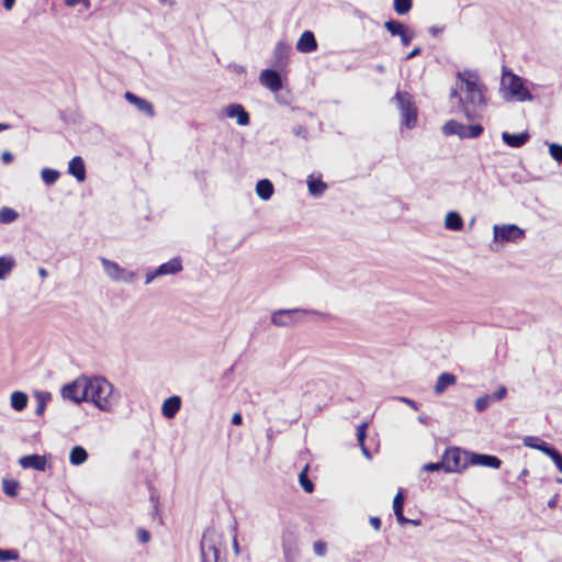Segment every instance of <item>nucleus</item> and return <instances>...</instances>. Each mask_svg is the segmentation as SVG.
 I'll list each match as a JSON object with an SVG mask.
<instances>
[{"label":"nucleus","instance_id":"obj_1","mask_svg":"<svg viewBox=\"0 0 562 562\" xmlns=\"http://www.w3.org/2000/svg\"><path fill=\"white\" fill-rule=\"evenodd\" d=\"M457 85L462 93L459 98V106L469 121H475L483 116L486 109L485 85L477 72L464 69L458 71Z\"/></svg>","mask_w":562,"mask_h":562},{"label":"nucleus","instance_id":"obj_2","mask_svg":"<svg viewBox=\"0 0 562 562\" xmlns=\"http://www.w3.org/2000/svg\"><path fill=\"white\" fill-rule=\"evenodd\" d=\"M120 393L103 376H88L87 402H91L103 412H111L120 402Z\"/></svg>","mask_w":562,"mask_h":562},{"label":"nucleus","instance_id":"obj_3","mask_svg":"<svg viewBox=\"0 0 562 562\" xmlns=\"http://www.w3.org/2000/svg\"><path fill=\"white\" fill-rule=\"evenodd\" d=\"M222 542V536L214 528H207L200 543L202 562H225L221 559Z\"/></svg>","mask_w":562,"mask_h":562},{"label":"nucleus","instance_id":"obj_4","mask_svg":"<svg viewBox=\"0 0 562 562\" xmlns=\"http://www.w3.org/2000/svg\"><path fill=\"white\" fill-rule=\"evenodd\" d=\"M469 454V451L462 450L459 447H448L442 454V461L445 462V472H462L470 465V463H468Z\"/></svg>","mask_w":562,"mask_h":562},{"label":"nucleus","instance_id":"obj_5","mask_svg":"<svg viewBox=\"0 0 562 562\" xmlns=\"http://www.w3.org/2000/svg\"><path fill=\"white\" fill-rule=\"evenodd\" d=\"M502 83L507 88L510 95L518 101H532L533 95L524 86L522 79L513 74L510 70L504 69Z\"/></svg>","mask_w":562,"mask_h":562},{"label":"nucleus","instance_id":"obj_6","mask_svg":"<svg viewBox=\"0 0 562 562\" xmlns=\"http://www.w3.org/2000/svg\"><path fill=\"white\" fill-rule=\"evenodd\" d=\"M393 100L396 102L403 117V125L413 128L417 122V110L412 101V95L407 92L397 91Z\"/></svg>","mask_w":562,"mask_h":562},{"label":"nucleus","instance_id":"obj_7","mask_svg":"<svg viewBox=\"0 0 562 562\" xmlns=\"http://www.w3.org/2000/svg\"><path fill=\"white\" fill-rule=\"evenodd\" d=\"M481 124L465 125L454 120H450L442 126V133L446 136L458 135L460 138H476L483 133Z\"/></svg>","mask_w":562,"mask_h":562},{"label":"nucleus","instance_id":"obj_8","mask_svg":"<svg viewBox=\"0 0 562 562\" xmlns=\"http://www.w3.org/2000/svg\"><path fill=\"white\" fill-rule=\"evenodd\" d=\"M318 314V312L305 308L278 310L271 315V323L278 327L293 326L300 322L301 316L305 314Z\"/></svg>","mask_w":562,"mask_h":562},{"label":"nucleus","instance_id":"obj_9","mask_svg":"<svg viewBox=\"0 0 562 562\" xmlns=\"http://www.w3.org/2000/svg\"><path fill=\"white\" fill-rule=\"evenodd\" d=\"M100 262L104 273L114 282L133 283L136 279V273L134 271L122 268L115 261L101 257Z\"/></svg>","mask_w":562,"mask_h":562},{"label":"nucleus","instance_id":"obj_10","mask_svg":"<svg viewBox=\"0 0 562 562\" xmlns=\"http://www.w3.org/2000/svg\"><path fill=\"white\" fill-rule=\"evenodd\" d=\"M87 379L88 376L82 375L70 383L65 384L61 387V396L75 404L87 402Z\"/></svg>","mask_w":562,"mask_h":562},{"label":"nucleus","instance_id":"obj_11","mask_svg":"<svg viewBox=\"0 0 562 562\" xmlns=\"http://www.w3.org/2000/svg\"><path fill=\"white\" fill-rule=\"evenodd\" d=\"M495 241H515L525 237V232L515 224L494 225Z\"/></svg>","mask_w":562,"mask_h":562},{"label":"nucleus","instance_id":"obj_12","mask_svg":"<svg viewBox=\"0 0 562 562\" xmlns=\"http://www.w3.org/2000/svg\"><path fill=\"white\" fill-rule=\"evenodd\" d=\"M384 27L392 36H398L403 46H408L414 38L409 27L401 21L391 19L384 22Z\"/></svg>","mask_w":562,"mask_h":562},{"label":"nucleus","instance_id":"obj_13","mask_svg":"<svg viewBox=\"0 0 562 562\" xmlns=\"http://www.w3.org/2000/svg\"><path fill=\"white\" fill-rule=\"evenodd\" d=\"M468 463H470V465L499 469L502 465V460L498 457L492 454L470 452L468 456Z\"/></svg>","mask_w":562,"mask_h":562},{"label":"nucleus","instance_id":"obj_14","mask_svg":"<svg viewBox=\"0 0 562 562\" xmlns=\"http://www.w3.org/2000/svg\"><path fill=\"white\" fill-rule=\"evenodd\" d=\"M290 50L291 46L286 42H278L272 53V66L279 69H283L284 67H286Z\"/></svg>","mask_w":562,"mask_h":562},{"label":"nucleus","instance_id":"obj_15","mask_svg":"<svg viewBox=\"0 0 562 562\" xmlns=\"http://www.w3.org/2000/svg\"><path fill=\"white\" fill-rule=\"evenodd\" d=\"M260 83L271 90L278 92L282 88V79L279 71L274 69H265L259 77Z\"/></svg>","mask_w":562,"mask_h":562},{"label":"nucleus","instance_id":"obj_16","mask_svg":"<svg viewBox=\"0 0 562 562\" xmlns=\"http://www.w3.org/2000/svg\"><path fill=\"white\" fill-rule=\"evenodd\" d=\"M223 113L226 117L236 119L237 124L241 126L248 125L250 122L249 113L238 103L228 104L223 110Z\"/></svg>","mask_w":562,"mask_h":562},{"label":"nucleus","instance_id":"obj_17","mask_svg":"<svg viewBox=\"0 0 562 562\" xmlns=\"http://www.w3.org/2000/svg\"><path fill=\"white\" fill-rule=\"evenodd\" d=\"M124 98L146 116L153 117L155 115L154 105L146 99L140 98L131 91H126Z\"/></svg>","mask_w":562,"mask_h":562},{"label":"nucleus","instance_id":"obj_18","mask_svg":"<svg viewBox=\"0 0 562 562\" xmlns=\"http://www.w3.org/2000/svg\"><path fill=\"white\" fill-rule=\"evenodd\" d=\"M19 464L23 469H34L37 471H45L47 467V460L45 456L40 454H27L19 459Z\"/></svg>","mask_w":562,"mask_h":562},{"label":"nucleus","instance_id":"obj_19","mask_svg":"<svg viewBox=\"0 0 562 562\" xmlns=\"http://www.w3.org/2000/svg\"><path fill=\"white\" fill-rule=\"evenodd\" d=\"M296 49L301 53H312L317 49V41L312 31H304L296 43Z\"/></svg>","mask_w":562,"mask_h":562},{"label":"nucleus","instance_id":"obj_20","mask_svg":"<svg viewBox=\"0 0 562 562\" xmlns=\"http://www.w3.org/2000/svg\"><path fill=\"white\" fill-rule=\"evenodd\" d=\"M68 173L76 178L77 181L86 180V165L80 156H75L68 164Z\"/></svg>","mask_w":562,"mask_h":562},{"label":"nucleus","instance_id":"obj_21","mask_svg":"<svg viewBox=\"0 0 562 562\" xmlns=\"http://www.w3.org/2000/svg\"><path fill=\"white\" fill-rule=\"evenodd\" d=\"M181 408V398L178 395H172L164 401L161 406V414L168 418H173Z\"/></svg>","mask_w":562,"mask_h":562},{"label":"nucleus","instance_id":"obj_22","mask_svg":"<svg viewBox=\"0 0 562 562\" xmlns=\"http://www.w3.org/2000/svg\"><path fill=\"white\" fill-rule=\"evenodd\" d=\"M529 138H530V135L528 132H522L519 134H510L508 132L502 133L503 142L512 148L522 147L529 140Z\"/></svg>","mask_w":562,"mask_h":562},{"label":"nucleus","instance_id":"obj_23","mask_svg":"<svg viewBox=\"0 0 562 562\" xmlns=\"http://www.w3.org/2000/svg\"><path fill=\"white\" fill-rule=\"evenodd\" d=\"M404 502L405 496L402 491H398L393 499V510L396 517V520L400 525H407L408 518L404 516Z\"/></svg>","mask_w":562,"mask_h":562},{"label":"nucleus","instance_id":"obj_24","mask_svg":"<svg viewBox=\"0 0 562 562\" xmlns=\"http://www.w3.org/2000/svg\"><path fill=\"white\" fill-rule=\"evenodd\" d=\"M457 381V378L454 374L452 373H449V372H443L441 373L438 379H437V382L435 384V393L436 394H442L449 386L453 385Z\"/></svg>","mask_w":562,"mask_h":562},{"label":"nucleus","instance_id":"obj_25","mask_svg":"<svg viewBox=\"0 0 562 562\" xmlns=\"http://www.w3.org/2000/svg\"><path fill=\"white\" fill-rule=\"evenodd\" d=\"M274 192V187L269 179H261L256 184V193L257 195L263 200L268 201L271 199Z\"/></svg>","mask_w":562,"mask_h":562},{"label":"nucleus","instance_id":"obj_26","mask_svg":"<svg viewBox=\"0 0 562 562\" xmlns=\"http://www.w3.org/2000/svg\"><path fill=\"white\" fill-rule=\"evenodd\" d=\"M463 220L456 211H450L445 217V227L449 231L460 232L463 228Z\"/></svg>","mask_w":562,"mask_h":562},{"label":"nucleus","instance_id":"obj_27","mask_svg":"<svg viewBox=\"0 0 562 562\" xmlns=\"http://www.w3.org/2000/svg\"><path fill=\"white\" fill-rule=\"evenodd\" d=\"M182 270L181 260L179 258H172L171 260L160 265L157 268L159 277L167 274H175Z\"/></svg>","mask_w":562,"mask_h":562},{"label":"nucleus","instance_id":"obj_28","mask_svg":"<svg viewBox=\"0 0 562 562\" xmlns=\"http://www.w3.org/2000/svg\"><path fill=\"white\" fill-rule=\"evenodd\" d=\"M29 403V396L22 391H14L10 397L11 407L16 412H22Z\"/></svg>","mask_w":562,"mask_h":562},{"label":"nucleus","instance_id":"obj_29","mask_svg":"<svg viewBox=\"0 0 562 562\" xmlns=\"http://www.w3.org/2000/svg\"><path fill=\"white\" fill-rule=\"evenodd\" d=\"M307 187L311 195L316 198L321 196L327 189V184L322 179L314 178L313 176L307 178Z\"/></svg>","mask_w":562,"mask_h":562},{"label":"nucleus","instance_id":"obj_30","mask_svg":"<svg viewBox=\"0 0 562 562\" xmlns=\"http://www.w3.org/2000/svg\"><path fill=\"white\" fill-rule=\"evenodd\" d=\"M524 445L529 448L537 449L547 454V451L552 448L548 442L535 436H527L524 438Z\"/></svg>","mask_w":562,"mask_h":562},{"label":"nucleus","instance_id":"obj_31","mask_svg":"<svg viewBox=\"0 0 562 562\" xmlns=\"http://www.w3.org/2000/svg\"><path fill=\"white\" fill-rule=\"evenodd\" d=\"M88 459L87 450L81 446H75L69 453V461L72 465H80Z\"/></svg>","mask_w":562,"mask_h":562},{"label":"nucleus","instance_id":"obj_32","mask_svg":"<svg viewBox=\"0 0 562 562\" xmlns=\"http://www.w3.org/2000/svg\"><path fill=\"white\" fill-rule=\"evenodd\" d=\"M34 396H35V400L37 403L36 408H35V414L37 416H41V415H43V413L45 411L47 402L50 401L52 395L49 392L37 391V392H35Z\"/></svg>","mask_w":562,"mask_h":562},{"label":"nucleus","instance_id":"obj_33","mask_svg":"<svg viewBox=\"0 0 562 562\" xmlns=\"http://www.w3.org/2000/svg\"><path fill=\"white\" fill-rule=\"evenodd\" d=\"M2 488L5 495L14 497L18 495L20 488V482L14 479H3Z\"/></svg>","mask_w":562,"mask_h":562},{"label":"nucleus","instance_id":"obj_34","mask_svg":"<svg viewBox=\"0 0 562 562\" xmlns=\"http://www.w3.org/2000/svg\"><path fill=\"white\" fill-rule=\"evenodd\" d=\"M60 177V172L56 169L43 168L41 170V178L44 183L52 186L54 184Z\"/></svg>","mask_w":562,"mask_h":562},{"label":"nucleus","instance_id":"obj_35","mask_svg":"<svg viewBox=\"0 0 562 562\" xmlns=\"http://www.w3.org/2000/svg\"><path fill=\"white\" fill-rule=\"evenodd\" d=\"M19 217V213L9 207L3 206L0 209V223L1 224H11Z\"/></svg>","mask_w":562,"mask_h":562},{"label":"nucleus","instance_id":"obj_36","mask_svg":"<svg viewBox=\"0 0 562 562\" xmlns=\"http://www.w3.org/2000/svg\"><path fill=\"white\" fill-rule=\"evenodd\" d=\"M308 465H305V468L301 471L299 474V483L306 493H313L314 492V484L310 480L307 475Z\"/></svg>","mask_w":562,"mask_h":562},{"label":"nucleus","instance_id":"obj_37","mask_svg":"<svg viewBox=\"0 0 562 562\" xmlns=\"http://www.w3.org/2000/svg\"><path fill=\"white\" fill-rule=\"evenodd\" d=\"M14 260L10 257H0V280H3L13 269Z\"/></svg>","mask_w":562,"mask_h":562},{"label":"nucleus","instance_id":"obj_38","mask_svg":"<svg viewBox=\"0 0 562 562\" xmlns=\"http://www.w3.org/2000/svg\"><path fill=\"white\" fill-rule=\"evenodd\" d=\"M413 7V0H394V11L400 15L407 14Z\"/></svg>","mask_w":562,"mask_h":562},{"label":"nucleus","instance_id":"obj_39","mask_svg":"<svg viewBox=\"0 0 562 562\" xmlns=\"http://www.w3.org/2000/svg\"><path fill=\"white\" fill-rule=\"evenodd\" d=\"M19 559V552L15 549H0V562L15 561Z\"/></svg>","mask_w":562,"mask_h":562},{"label":"nucleus","instance_id":"obj_40","mask_svg":"<svg viewBox=\"0 0 562 562\" xmlns=\"http://www.w3.org/2000/svg\"><path fill=\"white\" fill-rule=\"evenodd\" d=\"M547 456L551 458L558 470L562 473V454L552 447L547 451Z\"/></svg>","mask_w":562,"mask_h":562},{"label":"nucleus","instance_id":"obj_41","mask_svg":"<svg viewBox=\"0 0 562 562\" xmlns=\"http://www.w3.org/2000/svg\"><path fill=\"white\" fill-rule=\"evenodd\" d=\"M550 156L557 160L559 164H562V145L552 143L549 146Z\"/></svg>","mask_w":562,"mask_h":562},{"label":"nucleus","instance_id":"obj_42","mask_svg":"<svg viewBox=\"0 0 562 562\" xmlns=\"http://www.w3.org/2000/svg\"><path fill=\"white\" fill-rule=\"evenodd\" d=\"M492 400L490 398L488 394L483 395L475 401V409L477 412H484L491 404Z\"/></svg>","mask_w":562,"mask_h":562},{"label":"nucleus","instance_id":"obj_43","mask_svg":"<svg viewBox=\"0 0 562 562\" xmlns=\"http://www.w3.org/2000/svg\"><path fill=\"white\" fill-rule=\"evenodd\" d=\"M423 470L427 471V472H436V471H439V470H443L445 471V462L441 460L439 462L426 463L423 467Z\"/></svg>","mask_w":562,"mask_h":562},{"label":"nucleus","instance_id":"obj_44","mask_svg":"<svg viewBox=\"0 0 562 562\" xmlns=\"http://www.w3.org/2000/svg\"><path fill=\"white\" fill-rule=\"evenodd\" d=\"M507 394V389L506 386L504 385H501L496 392L492 393V394H488L490 398L492 400V402H497V401H502Z\"/></svg>","mask_w":562,"mask_h":562},{"label":"nucleus","instance_id":"obj_45","mask_svg":"<svg viewBox=\"0 0 562 562\" xmlns=\"http://www.w3.org/2000/svg\"><path fill=\"white\" fill-rule=\"evenodd\" d=\"M367 428H368L367 423L360 424L357 428V440H358L359 445L364 443V440L367 437Z\"/></svg>","mask_w":562,"mask_h":562},{"label":"nucleus","instance_id":"obj_46","mask_svg":"<svg viewBox=\"0 0 562 562\" xmlns=\"http://www.w3.org/2000/svg\"><path fill=\"white\" fill-rule=\"evenodd\" d=\"M313 550L316 555L323 557L326 554L327 544L324 541L314 542Z\"/></svg>","mask_w":562,"mask_h":562},{"label":"nucleus","instance_id":"obj_47","mask_svg":"<svg viewBox=\"0 0 562 562\" xmlns=\"http://www.w3.org/2000/svg\"><path fill=\"white\" fill-rule=\"evenodd\" d=\"M137 539L142 543H147L150 540V532L144 528L137 529Z\"/></svg>","mask_w":562,"mask_h":562},{"label":"nucleus","instance_id":"obj_48","mask_svg":"<svg viewBox=\"0 0 562 562\" xmlns=\"http://www.w3.org/2000/svg\"><path fill=\"white\" fill-rule=\"evenodd\" d=\"M292 132H293V134H294V135H296V136H299V137H302V138H304V139H306V138H307V134H308V132H307L306 127H304V126H302V125H296V126H294V127H293V130H292Z\"/></svg>","mask_w":562,"mask_h":562},{"label":"nucleus","instance_id":"obj_49","mask_svg":"<svg viewBox=\"0 0 562 562\" xmlns=\"http://www.w3.org/2000/svg\"><path fill=\"white\" fill-rule=\"evenodd\" d=\"M396 400L402 402V403H405L406 405H408L409 407H412L415 411L418 409L417 403L415 401L408 398V397L398 396V397H396Z\"/></svg>","mask_w":562,"mask_h":562},{"label":"nucleus","instance_id":"obj_50","mask_svg":"<svg viewBox=\"0 0 562 562\" xmlns=\"http://www.w3.org/2000/svg\"><path fill=\"white\" fill-rule=\"evenodd\" d=\"M66 5L68 7H76L77 4H85L86 8H89L90 0H65Z\"/></svg>","mask_w":562,"mask_h":562},{"label":"nucleus","instance_id":"obj_51","mask_svg":"<svg viewBox=\"0 0 562 562\" xmlns=\"http://www.w3.org/2000/svg\"><path fill=\"white\" fill-rule=\"evenodd\" d=\"M159 274L157 273V269H155L154 271H148L146 273V280H145V283L146 284H149L151 283L156 278H158Z\"/></svg>","mask_w":562,"mask_h":562},{"label":"nucleus","instance_id":"obj_52","mask_svg":"<svg viewBox=\"0 0 562 562\" xmlns=\"http://www.w3.org/2000/svg\"><path fill=\"white\" fill-rule=\"evenodd\" d=\"M13 155L8 150L3 151L1 155V159L5 165L11 164L13 161Z\"/></svg>","mask_w":562,"mask_h":562},{"label":"nucleus","instance_id":"obj_53","mask_svg":"<svg viewBox=\"0 0 562 562\" xmlns=\"http://www.w3.org/2000/svg\"><path fill=\"white\" fill-rule=\"evenodd\" d=\"M449 95H450V99H458V100L460 97H462V93L457 83H456V87L450 90Z\"/></svg>","mask_w":562,"mask_h":562},{"label":"nucleus","instance_id":"obj_54","mask_svg":"<svg viewBox=\"0 0 562 562\" xmlns=\"http://www.w3.org/2000/svg\"><path fill=\"white\" fill-rule=\"evenodd\" d=\"M420 53H422V48H420V47H415L412 52H409V53L407 54V56L405 57V59H406V60L413 59V58H415L416 56H418Z\"/></svg>","mask_w":562,"mask_h":562},{"label":"nucleus","instance_id":"obj_55","mask_svg":"<svg viewBox=\"0 0 562 562\" xmlns=\"http://www.w3.org/2000/svg\"><path fill=\"white\" fill-rule=\"evenodd\" d=\"M370 525L375 529L380 530L381 528V519L379 517H371Z\"/></svg>","mask_w":562,"mask_h":562},{"label":"nucleus","instance_id":"obj_56","mask_svg":"<svg viewBox=\"0 0 562 562\" xmlns=\"http://www.w3.org/2000/svg\"><path fill=\"white\" fill-rule=\"evenodd\" d=\"M241 423H243L241 414L240 413H235L233 415V417H232V424L238 426V425H241Z\"/></svg>","mask_w":562,"mask_h":562},{"label":"nucleus","instance_id":"obj_57","mask_svg":"<svg viewBox=\"0 0 562 562\" xmlns=\"http://www.w3.org/2000/svg\"><path fill=\"white\" fill-rule=\"evenodd\" d=\"M443 30H445V27H443V26H441V27H439V26H431V27L429 29V33H430L432 36H437L439 33L443 32Z\"/></svg>","mask_w":562,"mask_h":562},{"label":"nucleus","instance_id":"obj_58","mask_svg":"<svg viewBox=\"0 0 562 562\" xmlns=\"http://www.w3.org/2000/svg\"><path fill=\"white\" fill-rule=\"evenodd\" d=\"M15 0H2V5L5 10H11L14 7Z\"/></svg>","mask_w":562,"mask_h":562},{"label":"nucleus","instance_id":"obj_59","mask_svg":"<svg viewBox=\"0 0 562 562\" xmlns=\"http://www.w3.org/2000/svg\"><path fill=\"white\" fill-rule=\"evenodd\" d=\"M361 447V451L363 453V456L368 459H371V452L370 450L367 448L366 443H362V445H359Z\"/></svg>","mask_w":562,"mask_h":562},{"label":"nucleus","instance_id":"obj_60","mask_svg":"<svg viewBox=\"0 0 562 562\" xmlns=\"http://www.w3.org/2000/svg\"><path fill=\"white\" fill-rule=\"evenodd\" d=\"M283 553L285 555V558H289V554H290V547L288 546L285 539L283 538Z\"/></svg>","mask_w":562,"mask_h":562},{"label":"nucleus","instance_id":"obj_61","mask_svg":"<svg viewBox=\"0 0 562 562\" xmlns=\"http://www.w3.org/2000/svg\"><path fill=\"white\" fill-rule=\"evenodd\" d=\"M233 547H234L235 553L238 554L239 553V544H238L236 537L233 540Z\"/></svg>","mask_w":562,"mask_h":562},{"label":"nucleus","instance_id":"obj_62","mask_svg":"<svg viewBox=\"0 0 562 562\" xmlns=\"http://www.w3.org/2000/svg\"><path fill=\"white\" fill-rule=\"evenodd\" d=\"M161 4L172 7L175 4L173 0H158Z\"/></svg>","mask_w":562,"mask_h":562},{"label":"nucleus","instance_id":"obj_63","mask_svg":"<svg viewBox=\"0 0 562 562\" xmlns=\"http://www.w3.org/2000/svg\"><path fill=\"white\" fill-rule=\"evenodd\" d=\"M408 524L414 525V526H419L420 520L419 519H408Z\"/></svg>","mask_w":562,"mask_h":562},{"label":"nucleus","instance_id":"obj_64","mask_svg":"<svg viewBox=\"0 0 562 562\" xmlns=\"http://www.w3.org/2000/svg\"><path fill=\"white\" fill-rule=\"evenodd\" d=\"M555 504H557V498H555V497L551 498V499L548 502V506H549V507H551V508H552V507H554V506H555Z\"/></svg>","mask_w":562,"mask_h":562}]
</instances>
